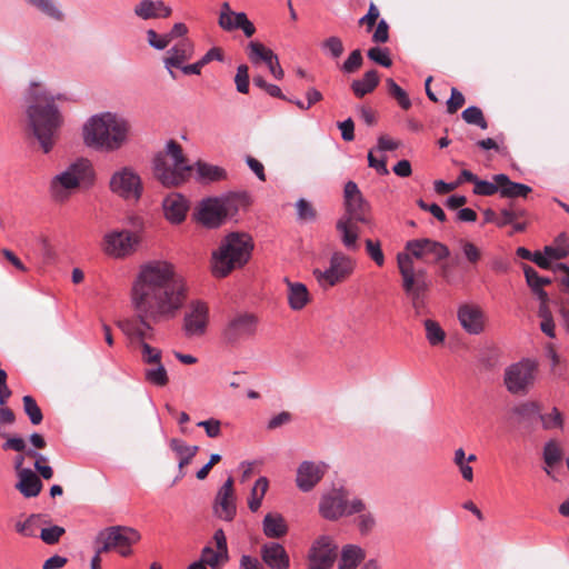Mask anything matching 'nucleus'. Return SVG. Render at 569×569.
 <instances>
[{
    "label": "nucleus",
    "instance_id": "nucleus-6",
    "mask_svg": "<svg viewBox=\"0 0 569 569\" xmlns=\"http://www.w3.org/2000/svg\"><path fill=\"white\" fill-rule=\"evenodd\" d=\"M193 167L188 163L182 147L174 140L166 143L163 151L153 158V174L164 187H178L184 183Z\"/></svg>",
    "mask_w": 569,
    "mask_h": 569
},
{
    "label": "nucleus",
    "instance_id": "nucleus-2",
    "mask_svg": "<svg viewBox=\"0 0 569 569\" xmlns=\"http://www.w3.org/2000/svg\"><path fill=\"white\" fill-rule=\"evenodd\" d=\"M26 99L27 133L47 154L53 150L63 124L57 101L64 100V96L54 93L40 82H31Z\"/></svg>",
    "mask_w": 569,
    "mask_h": 569
},
{
    "label": "nucleus",
    "instance_id": "nucleus-18",
    "mask_svg": "<svg viewBox=\"0 0 569 569\" xmlns=\"http://www.w3.org/2000/svg\"><path fill=\"white\" fill-rule=\"evenodd\" d=\"M457 317L467 333L476 336L485 331L487 316L480 306L463 303L458 308Z\"/></svg>",
    "mask_w": 569,
    "mask_h": 569
},
{
    "label": "nucleus",
    "instance_id": "nucleus-63",
    "mask_svg": "<svg viewBox=\"0 0 569 569\" xmlns=\"http://www.w3.org/2000/svg\"><path fill=\"white\" fill-rule=\"evenodd\" d=\"M197 426L203 428L209 438H218L221 436V421L216 418L199 421Z\"/></svg>",
    "mask_w": 569,
    "mask_h": 569
},
{
    "label": "nucleus",
    "instance_id": "nucleus-49",
    "mask_svg": "<svg viewBox=\"0 0 569 569\" xmlns=\"http://www.w3.org/2000/svg\"><path fill=\"white\" fill-rule=\"evenodd\" d=\"M541 407L536 401H526L513 408V413L522 420H530L539 417Z\"/></svg>",
    "mask_w": 569,
    "mask_h": 569
},
{
    "label": "nucleus",
    "instance_id": "nucleus-29",
    "mask_svg": "<svg viewBox=\"0 0 569 569\" xmlns=\"http://www.w3.org/2000/svg\"><path fill=\"white\" fill-rule=\"evenodd\" d=\"M18 479L16 489H18L23 497L33 498L40 493L42 482L31 469L22 470Z\"/></svg>",
    "mask_w": 569,
    "mask_h": 569
},
{
    "label": "nucleus",
    "instance_id": "nucleus-57",
    "mask_svg": "<svg viewBox=\"0 0 569 569\" xmlns=\"http://www.w3.org/2000/svg\"><path fill=\"white\" fill-rule=\"evenodd\" d=\"M322 49L330 54L333 59H338L345 51L343 43L340 38L332 36L326 39L322 44Z\"/></svg>",
    "mask_w": 569,
    "mask_h": 569
},
{
    "label": "nucleus",
    "instance_id": "nucleus-4",
    "mask_svg": "<svg viewBox=\"0 0 569 569\" xmlns=\"http://www.w3.org/2000/svg\"><path fill=\"white\" fill-rule=\"evenodd\" d=\"M96 171L87 158H78L51 177L48 192L52 201L67 202L78 190L93 186Z\"/></svg>",
    "mask_w": 569,
    "mask_h": 569
},
{
    "label": "nucleus",
    "instance_id": "nucleus-59",
    "mask_svg": "<svg viewBox=\"0 0 569 569\" xmlns=\"http://www.w3.org/2000/svg\"><path fill=\"white\" fill-rule=\"evenodd\" d=\"M363 62L361 51L359 49L353 50L343 62L341 69L346 73H353L357 71Z\"/></svg>",
    "mask_w": 569,
    "mask_h": 569
},
{
    "label": "nucleus",
    "instance_id": "nucleus-50",
    "mask_svg": "<svg viewBox=\"0 0 569 569\" xmlns=\"http://www.w3.org/2000/svg\"><path fill=\"white\" fill-rule=\"evenodd\" d=\"M461 117L469 124H476L483 130L488 128V122L486 121L481 109L476 106L465 109Z\"/></svg>",
    "mask_w": 569,
    "mask_h": 569
},
{
    "label": "nucleus",
    "instance_id": "nucleus-47",
    "mask_svg": "<svg viewBox=\"0 0 569 569\" xmlns=\"http://www.w3.org/2000/svg\"><path fill=\"white\" fill-rule=\"evenodd\" d=\"M453 463L459 469L463 480L471 482L473 480V469L466 460V452L462 448H458L453 452Z\"/></svg>",
    "mask_w": 569,
    "mask_h": 569
},
{
    "label": "nucleus",
    "instance_id": "nucleus-39",
    "mask_svg": "<svg viewBox=\"0 0 569 569\" xmlns=\"http://www.w3.org/2000/svg\"><path fill=\"white\" fill-rule=\"evenodd\" d=\"M357 518L355 523L361 535L370 533L376 527V516L368 509L366 502L362 500V507L360 511H356Z\"/></svg>",
    "mask_w": 569,
    "mask_h": 569
},
{
    "label": "nucleus",
    "instance_id": "nucleus-45",
    "mask_svg": "<svg viewBox=\"0 0 569 569\" xmlns=\"http://www.w3.org/2000/svg\"><path fill=\"white\" fill-rule=\"evenodd\" d=\"M539 419L545 430L562 429L565 425L563 415L557 407H553L550 412H540Z\"/></svg>",
    "mask_w": 569,
    "mask_h": 569
},
{
    "label": "nucleus",
    "instance_id": "nucleus-55",
    "mask_svg": "<svg viewBox=\"0 0 569 569\" xmlns=\"http://www.w3.org/2000/svg\"><path fill=\"white\" fill-rule=\"evenodd\" d=\"M66 530L60 526H50L48 528H42L40 531V539L47 545H56L59 542L61 537L64 535Z\"/></svg>",
    "mask_w": 569,
    "mask_h": 569
},
{
    "label": "nucleus",
    "instance_id": "nucleus-58",
    "mask_svg": "<svg viewBox=\"0 0 569 569\" xmlns=\"http://www.w3.org/2000/svg\"><path fill=\"white\" fill-rule=\"evenodd\" d=\"M234 82L240 93H247L249 91V68L247 64H240L237 68Z\"/></svg>",
    "mask_w": 569,
    "mask_h": 569
},
{
    "label": "nucleus",
    "instance_id": "nucleus-24",
    "mask_svg": "<svg viewBox=\"0 0 569 569\" xmlns=\"http://www.w3.org/2000/svg\"><path fill=\"white\" fill-rule=\"evenodd\" d=\"M261 558L270 569H288L290 566L286 549L278 542L264 543L261 547Z\"/></svg>",
    "mask_w": 569,
    "mask_h": 569
},
{
    "label": "nucleus",
    "instance_id": "nucleus-62",
    "mask_svg": "<svg viewBox=\"0 0 569 569\" xmlns=\"http://www.w3.org/2000/svg\"><path fill=\"white\" fill-rule=\"evenodd\" d=\"M298 219L303 221H312L316 219V210L311 203L305 199H299L296 203Z\"/></svg>",
    "mask_w": 569,
    "mask_h": 569
},
{
    "label": "nucleus",
    "instance_id": "nucleus-43",
    "mask_svg": "<svg viewBox=\"0 0 569 569\" xmlns=\"http://www.w3.org/2000/svg\"><path fill=\"white\" fill-rule=\"evenodd\" d=\"M427 291L428 289L405 290L407 296L410 298L411 306L417 316H422L428 312Z\"/></svg>",
    "mask_w": 569,
    "mask_h": 569
},
{
    "label": "nucleus",
    "instance_id": "nucleus-48",
    "mask_svg": "<svg viewBox=\"0 0 569 569\" xmlns=\"http://www.w3.org/2000/svg\"><path fill=\"white\" fill-rule=\"evenodd\" d=\"M386 86H387L388 93L397 100L398 104L403 110H408L411 107V101H410L407 92L401 87H399L393 81V79H391V78L387 79Z\"/></svg>",
    "mask_w": 569,
    "mask_h": 569
},
{
    "label": "nucleus",
    "instance_id": "nucleus-54",
    "mask_svg": "<svg viewBox=\"0 0 569 569\" xmlns=\"http://www.w3.org/2000/svg\"><path fill=\"white\" fill-rule=\"evenodd\" d=\"M527 211L523 209H502L499 216V219H497V226L498 227H505L507 224L515 223L519 218L526 217Z\"/></svg>",
    "mask_w": 569,
    "mask_h": 569
},
{
    "label": "nucleus",
    "instance_id": "nucleus-28",
    "mask_svg": "<svg viewBox=\"0 0 569 569\" xmlns=\"http://www.w3.org/2000/svg\"><path fill=\"white\" fill-rule=\"evenodd\" d=\"M169 446L171 450L177 455L179 458L178 468H179V475L177 477L178 479H181L184 477L183 468L188 466L194 456L197 455L199 447L198 446H188L183 440L178 438H172L169 442Z\"/></svg>",
    "mask_w": 569,
    "mask_h": 569
},
{
    "label": "nucleus",
    "instance_id": "nucleus-32",
    "mask_svg": "<svg viewBox=\"0 0 569 569\" xmlns=\"http://www.w3.org/2000/svg\"><path fill=\"white\" fill-rule=\"evenodd\" d=\"M365 550L357 545H346L341 549L338 569H357L365 559Z\"/></svg>",
    "mask_w": 569,
    "mask_h": 569
},
{
    "label": "nucleus",
    "instance_id": "nucleus-56",
    "mask_svg": "<svg viewBox=\"0 0 569 569\" xmlns=\"http://www.w3.org/2000/svg\"><path fill=\"white\" fill-rule=\"evenodd\" d=\"M367 56L370 60L375 61L376 63L382 67L389 68L392 64V60L387 48H370L367 52Z\"/></svg>",
    "mask_w": 569,
    "mask_h": 569
},
{
    "label": "nucleus",
    "instance_id": "nucleus-20",
    "mask_svg": "<svg viewBox=\"0 0 569 569\" xmlns=\"http://www.w3.org/2000/svg\"><path fill=\"white\" fill-rule=\"evenodd\" d=\"M214 513L222 520L231 521L237 512L233 479L229 477L220 487L214 500Z\"/></svg>",
    "mask_w": 569,
    "mask_h": 569
},
{
    "label": "nucleus",
    "instance_id": "nucleus-35",
    "mask_svg": "<svg viewBox=\"0 0 569 569\" xmlns=\"http://www.w3.org/2000/svg\"><path fill=\"white\" fill-rule=\"evenodd\" d=\"M263 533L268 538H281L287 531L284 518L279 513H268L262 521Z\"/></svg>",
    "mask_w": 569,
    "mask_h": 569
},
{
    "label": "nucleus",
    "instance_id": "nucleus-30",
    "mask_svg": "<svg viewBox=\"0 0 569 569\" xmlns=\"http://www.w3.org/2000/svg\"><path fill=\"white\" fill-rule=\"evenodd\" d=\"M284 282L288 288V303L292 310L303 309L310 301V295L307 287L301 282H292L288 278H284Z\"/></svg>",
    "mask_w": 569,
    "mask_h": 569
},
{
    "label": "nucleus",
    "instance_id": "nucleus-9",
    "mask_svg": "<svg viewBox=\"0 0 569 569\" xmlns=\"http://www.w3.org/2000/svg\"><path fill=\"white\" fill-rule=\"evenodd\" d=\"M357 262L342 251L330 256L329 266L325 270L315 269L313 276L320 287L327 289L346 281L355 271Z\"/></svg>",
    "mask_w": 569,
    "mask_h": 569
},
{
    "label": "nucleus",
    "instance_id": "nucleus-44",
    "mask_svg": "<svg viewBox=\"0 0 569 569\" xmlns=\"http://www.w3.org/2000/svg\"><path fill=\"white\" fill-rule=\"evenodd\" d=\"M423 325L426 338L431 346L436 347L445 342L446 332L437 321L427 319Z\"/></svg>",
    "mask_w": 569,
    "mask_h": 569
},
{
    "label": "nucleus",
    "instance_id": "nucleus-61",
    "mask_svg": "<svg viewBox=\"0 0 569 569\" xmlns=\"http://www.w3.org/2000/svg\"><path fill=\"white\" fill-rule=\"evenodd\" d=\"M543 459L548 466H553L561 459V449L553 441L546 443L543 448Z\"/></svg>",
    "mask_w": 569,
    "mask_h": 569
},
{
    "label": "nucleus",
    "instance_id": "nucleus-25",
    "mask_svg": "<svg viewBox=\"0 0 569 569\" xmlns=\"http://www.w3.org/2000/svg\"><path fill=\"white\" fill-rule=\"evenodd\" d=\"M134 14L142 20L168 18L172 9L162 0H141L133 8Z\"/></svg>",
    "mask_w": 569,
    "mask_h": 569
},
{
    "label": "nucleus",
    "instance_id": "nucleus-21",
    "mask_svg": "<svg viewBox=\"0 0 569 569\" xmlns=\"http://www.w3.org/2000/svg\"><path fill=\"white\" fill-rule=\"evenodd\" d=\"M247 50H248V57L252 63L257 64V63L263 61L268 66L271 74L276 79L281 80L283 78V76H284L283 69L281 68V66L279 63V59H278L277 54H274L271 49H268L267 47H264L262 43H260L258 41H251L247 46Z\"/></svg>",
    "mask_w": 569,
    "mask_h": 569
},
{
    "label": "nucleus",
    "instance_id": "nucleus-46",
    "mask_svg": "<svg viewBox=\"0 0 569 569\" xmlns=\"http://www.w3.org/2000/svg\"><path fill=\"white\" fill-rule=\"evenodd\" d=\"M201 560L212 569H218L228 560V552L224 550H213L211 547H206L202 550Z\"/></svg>",
    "mask_w": 569,
    "mask_h": 569
},
{
    "label": "nucleus",
    "instance_id": "nucleus-22",
    "mask_svg": "<svg viewBox=\"0 0 569 569\" xmlns=\"http://www.w3.org/2000/svg\"><path fill=\"white\" fill-rule=\"evenodd\" d=\"M406 249L410 252L411 257L422 259L427 256H433L435 260H442L449 256V249L438 242L430 239H415L410 240L406 244Z\"/></svg>",
    "mask_w": 569,
    "mask_h": 569
},
{
    "label": "nucleus",
    "instance_id": "nucleus-41",
    "mask_svg": "<svg viewBox=\"0 0 569 569\" xmlns=\"http://www.w3.org/2000/svg\"><path fill=\"white\" fill-rule=\"evenodd\" d=\"M269 481L266 477H260L251 489L248 507L252 512H256L262 502V499L268 490Z\"/></svg>",
    "mask_w": 569,
    "mask_h": 569
},
{
    "label": "nucleus",
    "instance_id": "nucleus-10",
    "mask_svg": "<svg viewBox=\"0 0 569 569\" xmlns=\"http://www.w3.org/2000/svg\"><path fill=\"white\" fill-rule=\"evenodd\" d=\"M538 363L532 359H522L505 369L503 381L507 390L513 395H525L533 386Z\"/></svg>",
    "mask_w": 569,
    "mask_h": 569
},
{
    "label": "nucleus",
    "instance_id": "nucleus-52",
    "mask_svg": "<svg viewBox=\"0 0 569 569\" xmlns=\"http://www.w3.org/2000/svg\"><path fill=\"white\" fill-rule=\"evenodd\" d=\"M24 412L28 415L32 425H39L42 419V412L36 400L31 396H24L22 398Z\"/></svg>",
    "mask_w": 569,
    "mask_h": 569
},
{
    "label": "nucleus",
    "instance_id": "nucleus-16",
    "mask_svg": "<svg viewBox=\"0 0 569 569\" xmlns=\"http://www.w3.org/2000/svg\"><path fill=\"white\" fill-rule=\"evenodd\" d=\"M397 262L402 277L403 290L429 289L430 281L427 278V271L425 269H416L409 253H398Z\"/></svg>",
    "mask_w": 569,
    "mask_h": 569
},
{
    "label": "nucleus",
    "instance_id": "nucleus-36",
    "mask_svg": "<svg viewBox=\"0 0 569 569\" xmlns=\"http://www.w3.org/2000/svg\"><path fill=\"white\" fill-rule=\"evenodd\" d=\"M345 207L346 213L341 218H349V220L359 221L361 223L368 222V203L365 201L362 196L346 200Z\"/></svg>",
    "mask_w": 569,
    "mask_h": 569
},
{
    "label": "nucleus",
    "instance_id": "nucleus-53",
    "mask_svg": "<svg viewBox=\"0 0 569 569\" xmlns=\"http://www.w3.org/2000/svg\"><path fill=\"white\" fill-rule=\"evenodd\" d=\"M500 184L499 182L496 180V174L492 177V180L491 181H487V180H481V179H478L477 180V183L473 188V193L475 194H478V196H492L497 192L500 193Z\"/></svg>",
    "mask_w": 569,
    "mask_h": 569
},
{
    "label": "nucleus",
    "instance_id": "nucleus-33",
    "mask_svg": "<svg viewBox=\"0 0 569 569\" xmlns=\"http://www.w3.org/2000/svg\"><path fill=\"white\" fill-rule=\"evenodd\" d=\"M194 168L197 179L202 183L216 182L227 178V171L219 166L197 161Z\"/></svg>",
    "mask_w": 569,
    "mask_h": 569
},
{
    "label": "nucleus",
    "instance_id": "nucleus-5",
    "mask_svg": "<svg viewBox=\"0 0 569 569\" xmlns=\"http://www.w3.org/2000/svg\"><path fill=\"white\" fill-rule=\"evenodd\" d=\"M252 249V239L248 233L231 232L227 234L212 252V274L223 278L232 270L243 267L250 259Z\"/></svg>",
    "mask_w": 569,
    "mask_h": 569
},
{
    "label": "nucleus",
    "instance_id": "nucleus-12",
    "mask_svg": "<svg viewBox=\"0 0 569 569\" xmlns=\"http://www.w3.org/2000/svg\"><path fill=\"white\" fill-rule=\"evenodd\" d=\"M109 188L112 193L122 199L133 201L140 199L143 190L140 176L130 167L114 171L110 178Z\"/></svg>",
    "mask_w": 569,
    "mask_h": 569
},
{
    "label": "nucleus",
    "instance_id": "nucleus-23",
    "mask_svg": "<svg viewBox=\"0 0 569 569\" xmlns=\"http://www.w3.org/2000/svg\"><path fill=\"white\" fill-rule=\"evenodd\" d=\"M193 50V42L187 38L182 39L168 50L167 57L164 58V66L172 79H177L172 68H180L184 61L191 59Z\"/></svg>",
    "mask_w": 569,
    "mask_h": 569
},
{
    "label": "nucleus",
    "instance_id": "nucleus-8",
    "mask_svg": "<svg viewBox=\"0 0 569 569\" xmlns=\"http://www.w3.org/2000/svg\"><path fill=\"white\" fill-rule=\"evenodd\" d=\"M141 535L138 530L126 526H112L101 530L96 538L99 552L116 551L122 557L132 553V546L138 543Z\"/></svg>",
    "mask_w": 569,
    "mask_h": 569
},
{
    "label": "nucleus",
    "instance_id": "nucleus-26",
    "mask_svg": "<svg viewBox=\"0 0 569 569\" xmlns=\"http://www.w3.org/2000/svg\"><path fill=\"white\" fill-rule=\"evenodd\" d=\"M359 221L349 220V218H339L336 223V229L340 234V240L345 248L349 251H357L358 239L360 229L358 227Z\"/></svg>",
    "mask_w": 569,
    "mask_h": 569
},
{
    "label": "nucleus",
    "instance_id": "nucleus-7",
    "mask_svg": "<svg viewBox=\"0 0 569 569\" xmlns=\"http://www.w3.org/2000/svg\"><path fill=\"white\" fill-rule=\"evenodd\" d=\"M362 507V499H348V492L343 488H332L320 497L319 515L329 521H337L343 517L356 515Z\"/></svg>",
    "mask_w": 569,
    "mask_h": 569
},
{
    "label": "nucleus",
    "instance_id": "nucleus-1",
    "mask_svg": "<svg viewBox=\"0 0 569 569\" xmlns=\"http://www.w3.org/2000/svg\"><path fill=\"white\" fill-rule=\"evenodd\" d=\"M184 299V283L171 263L153 260L140 267L131 290L136 318L118 321V327L129 339L140 340L141 359L147 366L158 365L162 358L160 349L144 342L152 336V323L174 318Z\"/></svg>",
    "mask_w": 569,
    "mask_h": 569
},
{
    "label": "nucleus",
    "instance_id": "nucleus-40",
    "mask_svg": "<svg viewBox=\"0 0 569 569\" xmlns=\"http://www.w3.org/2000/svg\"><path fill=\"white\" fill-rule=\"evenodd\" d=\"M143 375L146 381L156 387H166L169 382L168 371L161 362L153 366H147Z\"/></svg>",
    "mask_w": 569,
    "mask_h": 569
},
{
    "label": "nucleus",
    "instance_id": "nucleus-51",
    "mask_svg": "<svg viewBox=\"0 0 569 569\" xmlns=\"http://www.w3.org/2000/svg\"><path fill=\"white\" fill-rule=\"evenodd\" d=\"M3 450H13L17 452L26 451V455L29 457L36 458V460H39V456H42L41 453L29 449H27L26 441L21 437H9L6 442L2 445Z\"/></svg>",
    "mask_w": 569,
    "mask_h": 569
},
{
    "label": "nucleus",
    "instance_id": "nucleus-34",
    "mask_svg": "<svg viewBox=\"0 0 569 569\" xmlns=\"http://www.w3.org/2000/svg\"><path fill=\"white\" fill-rule=\"evenodd\" d=\"M47 18L61 22L66 14L57 0H24Z\"/></svg>",
    "mask_w": 569,
    "mask_h": 569
},
{
    "label": "nucleus",
    "instance_id": "nucleus-37",
    "mask_svg": "<svg viewBox=\"0 0 569 569\" xmlns=\"http://www.w3.org/2000/svg\"><path fill=\"white\" fill-rule=\"evenodd\" d=\"M379 83V76L376 70L367 71L361 79L353 80L351 89L358 98L372 92Z\"/></svg>",
    "mask_w": 569,
    "mask_h": 569
},
{
    "label": "nucleus",
    "instance_id": "nucleus-31",
    "mask_svg": "<svg viewBox=\"0 0 569 569\" xmlns=\"http://www.w3.org/2000/svg\"><path fill=\"white\" fill-rule=\"evenodd\" d=\"M496 180L501 187L500 197L502 198H526L531 192V188L529 186L513 182L505 173L496 174Z\"/></svg>",
    "mask_w": 569,
    "mask_h": 569
},
{
    "label": "nucleus",
    "instance_id": "nucleus-15",
    "mask_svg": "<svg viewBox=\"0 0 569 569\" xmlns=\"http://www.w3.org/2000/svg\"><path fill=\"white\" fill-rule=\"evenodd\" d=\"M328 465L323 461L305 460L299 463L296 472V486L302 492H310L323 479Z\"/></svg>",
    "mask_w": 569,
    "mask_h": 569
},
{
    "label": "nucleus",
    "instance_id": "nucleus-27",
    "mask_svg": "<svg viewBox=\"0 0 569 569\" xmlns=\"http://www.w3.org/2000/svg\"><path fill=\"white\" fill-rule=\"evenodd\" d=\"M188 208V201L179 193H171L163 200L164 216L172 223L183 221Z\"/></svg>",
    "mask_w": 569,
    "mask_h": 569
},
{
    "label": "nucleus",
    "instance_id": "nucleus-11",
    "mask_svg": "<svg viewBox=\"0 0 569 569\" xmlns=\"http://www.w3.org/2000/svg\"><path fill=\"white\" fill-rule=\"evenodd\" d=\"M338 555V545L333 537L321 535L317 537L307 555V569H331Z\"/></svg>",
    "mask_w": 569,
    "mask_h": 569
},
{
    "label": "nucleus",
    "instance_id": "nucleus-19",
    "mask_svg": "<svg viewBox=\"0 0 569 569\" xmlns=\"http://www.w3.org/2000/svg\"><path fill=\"white\" fill-rule=\"evenodd\" d=\"M257 319L251 313H238L233 316L227 327L224 328L223 336L230 343L238 342L241 339L252 336L256 331Z\"/></svg>",
    "mask_w": 569,
    "mask_h": 569
},
{
    "label": "nucleus",
    "instance_id": "nucleus-42",
    "mask_svg": "<svg viewBox=\"0 0 569 569\" xmlns=\"http://www.w3.org/2000/svg\"><path fill=\"white\" fill-rule=\"evenodd\" d=\"M229 22L232 26V28H221L224 31H233L237 29H241L246 37H252L256 32V27L253 23L248 19L247 14L244 12H237L234 14H231L229 17Z\"/></svg>",
    "mask_w": 569,
    "mask_h": 569
},
{
    "label": "nucleus",
    "instance_id": "nucleus-17",
    "mask_svg": "<svg viewBox=\"0 0 569 569\" xmlns=\"http://www.w3.org/2000/svg\"><path fill=\"white\" fill-rule=\"evenodd\" d=\"M209 321V307L200 300L191 301L183 319V330L188 337H200Z\"/></svg>",
    "mask_w": 569,
    "mask_h": 569
},
{
    "label": "nucleus",
    "instance_id": "nucleus-64",
    "mask_svg": "<svg viewBox=\"0 0 569 569\" xmlns=\"http://www.w3.org/2000/svg\"><path fill=\"white\" fill-rule=\"evenodd\" d=\"M146 34L149 46L153 49L163 50L170 44L167 34L159 36L153 29L147 30Z\"/></svg>",
    "mask_w": 569,
    "mask_h": 569
},
{
    "label": "nucleus",
    "instance_id": "nucleus-14",
    "mask_svg": "<svg viewBox=\"0 0 569 569\" xmlns=\"http://www.w3.org/2000/svg\"><path fill=\"white\" fill-rule=\"evenodd\" d=\"M232 208L233 200L231 198H208L200 203L198 219L206 227L216 228L223 222Z\"/></svg>",
    "mask_w": 569,
    "mask_h": 569
},
{
    "label": "nucleus",
    "instance_id": "nucleus-38",
    "mask_svg": "<svg viewBox=\"0 0 569 569\" xmlns=\"http://www.w3.org/2000/svg\"><path fill=\"white\" fill-rule=\"evenodd\" d=\"M47 522L46 516L33 513L24 521H18L16 523V531L23 537H36L40 526Z\"/></svg>",
    "mask_w": 569,
    "mask_h": 569
},
{
    "label": "nucleus",
    "instance_id": "nucleus-3",
    "mask_svg": "<svg viewBox=\"0 0 569 569\" xmlns=\"http://www.w3.org/2000/svg\"><path fill=\"white\" fill-rule=\"evenodd\" d=\"M131 123L114 112L91 116L82 126L83 143L93 150L114 152L130 141Z\"/></svg>",
    "mask_w": 569,
    "mask_h": 569
},
{
    "label": "nucleus",
    "instance_id": "nucleus-13",
    "mask_svg": "<svg viewBox=\"0 0 569 569\" xmlns=\"http://www.w3.org/2000/svg\"><path fill=\"white\" fill-rule=\"evenodd\" d=\"M139 238L129 230H112L107 232L102 240L103 252L112 258L120 259L136 251Z\"/></svg>",
    "mask_w": 569,
    "mask_h": 569
},
{
    "label": "nucleus",
    "instance_id": "nucleus-60",
    "mask_svg": "<svg viewBox=\"0 0 569 569\" xmlns=\"http://www.w3.org/2000/svg\"><path fill=\"white\" fill-rule=\"evenodd\" d=\"M366 250L369 257L376 262L377 266L381 267L385 263V254L381 250V244L379 241H373L371 239L366 240Z\"/></svg>",
    "mask_w": 569,
    "mask_h": 569
}]
</instances>
